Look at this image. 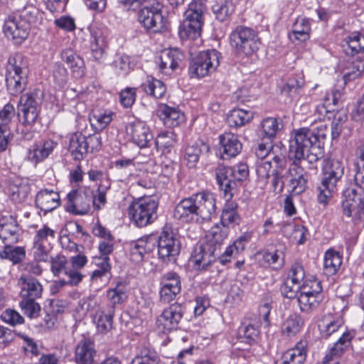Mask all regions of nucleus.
<instances>
[{
    "instance_id": "nucleus-1",
    "label": "nucleus",
    "mask_w": 364,
    "mask_h": 364,
    "mask_svg": "<svg viewBox=\"0 0 364 364\" xmlns=\"http://www.w3.org/2000/svg\"><path fill=\"white\" fill-rule=\"evenodd\" d=\"M355 185L343 191V214L355 223L364 220V162H356Z\"/></svg>"
},
{
    "instance_id": "nucleus-2",
    "label": "nucleus",
    "mask_w": 364,
    "mask_h": 364,
    "mask_svg": "<svg viewBox=\"0 0 364 364\" xmlns=\"http://www.w3.org/2000/svg\"><path fill=\"white\" fill-rule=\"evenodd\" d=\"M215 178L224 196L230 200L237 192V186L249 176L248 166L239 163L233 166L219 164L215 170Z\"/></svg>"
},
{
    "instance_id": "nucleus-3",
    "label": "nucleus",
    "mask_w": 364,
    "mask_h": 364,
    "mask_svg": "<svg viewBox=\"0 0 364 364\" xmlns=\"http://www.w3.org/2000/svg\"><path fill=\"white\" fill-rule=\"evenodd\" d=\"M28 74L27 58L20 53L11 54L8 58L6 67V82L12 95H18L25 90Z\"/></svg>"
},
{
    "instance_id": "nucleus-4",
    "label": "nucleus",
    "mask_w": 364,
    "mask_h": 364,
    "mask_svg": "<svg viewBox=\"0 0 364 364\" xmlns=\"http://www.w3.org/2000/svg\"><path fill=\"white\" fill-rule=\"evenodd\" d=\"M345 165L341 159H329L325 161L322 171V178L318 186V201L326 205L335 191L338 181L344 174Z\"/></svg>"
},
{
    "instance_id": "nucleus-5",
    "label": "nucleus",
    "mask_w": 364,
    "mask_h": 364,
    "mask_svg": "<svg viewBox=\"0 0 364 364\" xmlns=\"http://www.w3.org/2000/svg\"><path fill=\"white\" fill-rule=\"evenodd\" d=\"M328 127L321 124L315 129L303 127L292 131L291 133V149L296 157H301L304 150H307L312 145H316L320 139H326Z\"/></svg>"
},
{
    "instance_id": "nucleus-6",
    "label": "nucleus",
    "mask_w": 364,
    "mask_h": 364,
    "mask_svg": "<svg viewBox=\"0 0 364 364\" xmlns=\"http://www.w3.org/2000/svg\"><path fill=\"white\" fill-rule=\"evenodd\" d=\"M205 11V6L202 2L194 1L189 4L178 30L181 38L196 39L200 36Z\"/></svg>"
},
{
    "instance_id": "nucleus-7",
    "label": "nucleus",
    "mask_w": 364,
    "mask_h": 364,
    "mask_svg": "<svg viewBox=\"0 0 364 364\" xmlns=\"http://www.w3.org/2000/svg\"><path fill=\"white\" fill-rule=\"evenodd\" d=\"M230 44L238 55H251L260 46L257 33L251 28L239 26L230 34Z\"/></svg>"
},
{
    "instance_id": "nucleus-8",
    "label": "nucleus",
    "mask_w": 364,
    "mask_h": 364,
    "mask_svg": "<svg viewBox=\"0 0 364 364\" xmlns=\"http://www.w3.org/2000/svg\"><path fill=\"white\" fill-rule=\"evenodd\" d=\"M220 53L215 50L201 51L189 62L191 78H202L213 73L220 65Z\"/></svg>"
},
{
    "instance_id": "nucleus-9",
    "label": "nucleus",
    "mask_w": 364,
    "mask_h": 364,
    "mask_svg": "<svg viewBox=\"0 0 364 364\" xmlns=\"http://www.w3.org/2000/svg\"><path fill=\"white\" fill-rule=\"evenodd\" d=\"M158 202L145 197L134 200L128 208L131 220L139 228L145 227L156 220Z\"/></svg>"
},
{
    "instance_id": "nucleus-10",
    "label": "nucleus",
    "mask_w": 364,
    "mask_h": 364,
    "mask_svg": "<svg viewBox=\"0 0 364 364\" xmlns=\"http://www.w3.org/2000/svg\"><path fill=\"white\" fill-rule=\"evenodd\" d=\"M43 100V93L40 90L27 92L21 96L18 116L25 127H32L38 118Z\"/></svg>"
},
{
    "instance_id": "nucleus-11",
    "label": "nucleus",
    "mask_w": 364,
    "mask_h": 364,
    "mask_svg": "<svg viewBox=\"0 0 364 364\" xmlns=\"http://www.w3.org/2000/svg\"><path fill=\"white\" fill-rule=\"evenodd\" d=\"M87 310L90 313L97 323L99 332L106 333L113 326V317L115 309L113 306H109L102 301L100 298L89 297L87 302Z\"/></svg>"
},
{
    "instance_id": "nucleus-12",
    "label": "nucleus",
    "mask_w": 364,
    "mask_h": 364,
    "mask_svg": "<svg viewBox=\"0 0 364 364\" xmlns=\"http://www.w3.org/2000/svg\"><path fill=\"white\" fill-rule=\"evenodd\" d=\"M138 21L147 31L157 33L164 27L162 5L156 0H146L138 13Z\"/></svg>"
},
{
    "instance_id": "nucleus-13",
    "label": "nucleus",
    "mask_w": 364,
    "mask_h": 364,
    "mask_svg": "<svg viewBox=\"0 0 364 364\" xmlns=\"http://www.w3.org/2000/svg\"><path fill=\"white\" fill-rule=\"evenodd\" d=\"M322 291L321 283L318 279L305 281L297 298L300 310L307 314L315 311L323 300Z\"/></svg>"
},
{
    "instance_id": "nucleus-14",
    "label": "nucleus",
    "mask_w": 364,
    "mask_h": 364,
    "mask_svg": "<svg viewBox=\"0 0 364 364\" xmlns=\"http://www.w3.org/2000/svg\"><path fill=\"white\" fill-rule=\"evenodd\" d=\"M181 249L180 242L171 226L165 225L158 240V254L163 261L175 260Z\"/></svg>"
},
{
    "instance_id": "nucleus-15",
    "label": "nucleus",
    "mask_w": 364,
    "mask_h": 364,
    "mask_svg": "<svg viewBox=\"0 0 364 364\" xmlns=\"http://www.w3.org/2000/svg\"><path fill=\"white\" fill-rule=\"evenodd\" d=\"M93 191L83 187L73 190L67 195L66 210L75 215H85L90 208Z\"/></svg>"
},
{
    "instance_id": "nucleus-16",
    "label": "nucleus",
    "mask_w": 364,
    "mask_h": 364,
    "mask_svg": "<svg viewBox=\"0 0 364 364\" xmlns=\"http://www.w3.org/2000/svg\"><path fill=\"white\" fill-rule=\"evenodd\" d=\"M184 314V308L178 303H174L166 308L157 318L156 326L163 333L177 329Z\"/></svg>"
},
{
    "instance_id": "nucleus-17",
    "label": "nucleus",
    "mask_w": 364,
    "mask_h": 364,
    "mask_svg": "<svg viewBox=\"0 0 364 364\" xmlns=\"http://www.w3.org/2000/svg\"><path fill=\"white\" fill-rule=\"evenodd\" d=\"M196 196V223L210 221L215 215L216 205L214 196L210 193H199Z\"/></svg>"
},
{
    "instance_id": "nucleus-18",
    "label": "nucleus",
    "mask_w": 364,
    "mask_h": 364,
    "mask_svg": "<svg viewBox=\"0 0 364 364\" xmlns=\"http://www.w3.org/2000/svg\"><path fill=\"white\" fill-rule=\"evenodd\" d=\"M50 270L55 277L60 278L65 276L70 278L69 282L71 286L77 285L82 279L83 275L81 272H77L75 269H70L68 261L63 255H56L50 257Z\"/></svg>"
},
{
    "instance_id": "nucleus-19",
    "label": "nucleus",
    "mask_w": 364,
    "mask_h": 364,
    "mask_svg": "<svg viewBox=\"0 0 364 364\" xmlns=\"http://www.w3.org/2000/svg\"><path fill=\"white\" fill-rule=\"evenodd\" d=\"M90 50L91 58L94 61L102 63L106 55L107 36L102 28L92 27L90 31Z\"/></svg>"
},
{
    "instance_id": "nucleus-20",
    "label": "nucleus",
    "mask_w": 364,
    "mask_h": 364,
    "mask_svg": "<svg viewBox=\"0 0 364 364\" xmlns=\"http://www.w3.org/2000/svg\"><path fill=\"white\" fill-rule=\"evenodd\" d=\"M30 27L16 15L10 16L5 20L4 32L7 38H11L15 43H21L27 37Z\"/></svg>"
},
{
    "instance_id": "nucleus-21",
    "label": "nucleus",
    "mask_w": 364,
    "mask_h": 364,
    "mask_svg": "<svg viewBox=\"0 0 364 364\" xmlns=\"http://www.w3.org/2000/svg\"><path fill=\"white\" fill-rule=\"evenodd\" d=\"M127 132L132 136V139L140 148L149 146L154 139L149 127L145 122L136 121L127 126Z\"/></svg>"
},
{
    "instance_id": "nucleus-22",
    "label": "nucleus",
    "mask_w": 364,
    "mask_h": 364,
    "mask_svg": "<svg viewBox=\"0 0 364 364\" xmlns=\"http://www.w3.org/2000/svg\"><path fill=\"white\" fill-rule=\"evenodd\" d=\"M218 255L215 250L210 249V246L203 243L194 247L190 261L195 269L204 270L215 261Z\"/></svg>"
},
{
    "instance_id": "nucleus-23",
    "label": "nucleus",
    "mask_w": 364,
    "mask_h": 364,
    "mask_svg": "<svg viewBox=\"0 0 364 364\" xmlns=\"http://www.w3.org/2000/svg\"><path fill=\"white\" fill-rule=\"evenodd\" d=\"M288 173L291 193L296 195L303 193L307 188L308 173L299 164L292 161Z\"/></svg>"
},
{
    "instance_id": "nucleus-24",
    "label": "nucleus",
    "mask_w": 364,
    "mask_h": 364,
    "mask_svg": "<svg viewBox=\"0 0 364 364\" xmlns=\"http://www.w3.org/2000/svg\"><path fill=\"white\" fill-rule=\"evenodd\" d=\"M174 217L184 223H196V196L181 200L176 206Z\"/></svg>"
},
{
    "instance_id": "nucleus-25",
    "label": "nucleus",
    "mask_w": 364,
    "mask_h": 364,
    "mask_svg": "<svg viewBox=\"0 0 364 364\" xmlns=\"http://www.w3.org/2000/svg\"><path fill=\"white\" fill-rule=\"evenodd\" d=\"M96 354L94 341L85 337L75 346L74 360L77 364H93Z\"/></svg>"
},
{
    "instance_id": "nucleus-26",
    "label": "nucleus",
    "mask_w": 364,
    "mask_h": 364,
    "mask_svg": "<svg viewBox=\"0 0 364 364\" xmlns=\"http://www.w3.org/2000/svg\"><path fill=\"white\" fill-rule=\"evenodd\" d=\"M21 299H38L41 297L43 286L40 282L29 275L23 274L18 280Z\"/></svg>"
},
{
    "instance_id": "nucleus-27",
    "label": "nucleus",
    "mask_w": 364,
    "mask_h": 364,
    "mask_svg": "<svg viewBox=\"0 0 364 364\" xmlns=\"http://www.w3.org/2000/svg\"><path fill=\"white\" fill-rule=\"evenodd\" d=\"M20 237V229L16 218L11 215L0 219V238L4 243H16Z\"/></svg>"
},
{
    "instance_id": "nucleus-28",
    "label": "nucleus",
    "mask_w": 364,
    "mask_h": 364,
    "mask_svg": "<svg viewBox=\"0 0 364 364\" xmlns=\"http://www.w3.org/2000/svg\"><path fill=\"white\" fill-rule=\"evenodd\" d=\"M16 115V109L11 103L6 104L0 110V146L6 145L7 139H12L9 124Z\"/></svg>"
},
{
    "instance_id": "nucleus-29",
    "label": "nucleus",
    "mask_w": 364,
    "mask_h": 364,
    "mask_svg": "<svg viewBox=\"0 0 364 364\" xmlns=\"http://www.w3.org/2000/svg\"><path fill=\"white\" fill-rule=\"evenodd\" d=\"M36 206L46 215L53 211L60 205L59 194L48 189H43L38 192L35 200Z\"/></svg>"
},
{
    "instance_id": "nucleus-30",
    "label": "nucleus",
    "mask_w": 364,
    "mask_h": 364,
    "mask_svg": "<svg viewBox=\"0 0 364 364\" xmlns=\"http://www.w3.org/2000/svg\"><path fill=\"white\" fill-rule=\"evenodd\" d=\"M183 59V55L178 49L165 50L160 55L159 69L163 73L170 75L179 67Z\"/></svg>"
},
{
    "instance_id": "nucleus-31",
    "label": "nucleus",
    "mask_w": 364,
    "mask_h": 364,
    "mask_svg": "<svg viewBox=\"0 0 364 364\" xmlns=\"http://www.w3.org/2000/svg\"><path fill=\"white\" fill-rule=\"evenodd\" d=\"M219 142L221 146L220 151L228 158L238 155L242 148V143L238 136L231 132H225L219 136Z\"/></svg>"
},
{
    "instance_id": "nucleus-32",
    "label": "nucleus",
    "mask_w": 364,
    "mask_h": 364,
    "mask_svg": "<svg viewBox=\"0 0 364 364\" xmlns=\"http://www.w3.org/2000/svg\"><path fill=\"white\" fill-rule=\"evenodd\" d=\"M306 342L299 341L285 351L277 364H304L306 359Z\"/></svg>"
},
{
    "instance_id": "nucleus-33",
    "label": "nucleus",
    "mask_w": 364,
    "mask_h": 364,
    "mask_svg": "<svg viewBox=\"0 0 364 364\" xmlns=\"http://www.w3.org/2000/svg\"><path fill=\"white\" fill-rule=\"evenodd\" d=\"M210 150L209 145L203 140H197L192 145L186 148L183 159L186 165L190 168H195L198 162L200 155L208 153Z\"/></svg>"
},
{
    "instance_id": "nucleus-34",
    "label": "nucleus",
    "mask_w": 364,
    "mask_h": 364,
    "mask_svg": "<svg viewBox=\"0 0 364 364\" xmlns=\"http://www.w3.org/2000/svg\"><path fill=\"white\" fill-rule=\"evenodd\" d=\"M252 233L250 232H245L241 235L232 245L226 248L223 255L219 256L220 262L222 264H225L230 261L232 257H235L242 252L250 241Z\"/></svg>"
},
{
    "instance_id": "nucleus-35",
    "label": "nucleus",
    "mask_w": 364,
    "mask_h": 364,
    "mask_svg": "<svg viewBox=\"0 0 364 364\" xmlns=\"http://www.w3.org/2000/svg\"><path fill=\"white\" fill-rule=\"evenodd\" d=\"M57 143L48 139L39 144H35L28 150L27 158L34 164L43 161L53 151Z\"/></svg>"
},
{
    "instance_id": "nucleus-36",
    "label": "nucleus",
    "mask_w": 364,
    "mask_h": 364,
    "mask_svg": "<svg viewBox=\"0 0 364 364\" xmlns=\"http://www.w3.org/2000/svg\"><path fill=\"white\" fill-rule=\"evenodd\" d=\"M282 128L283 124L282 120L274 117H267L261 122L259 136L262 139L272 141Z\"/></svg>"
},
{
    "instance_id": "nucleus-37",
    "label": "nucleus",
    "mask_w": 364,
    "mask_h": 364,
    "mask_svg": "<svg viewBox=\"0 0 364 364\" xmlns=\"http://www.w3.org/2000/svg\"><path fill=\"white\" fill-rule=\"evenodd\" d=\"M14 243H4L0 250V258L11 262L13 265L21 264L26 258V251L23 246H15Z\"/></svg>"
},
{
    "instance_id": "nucleus-38",
    "label": "nucleus",
    "mask_w": 364,
    "mask_h": 364,
    "mask_svg": "<svg viewBox=\"0 0 364 364\" xmlns=\"http://www.w3.org/2000/svg\"><path fill=\"white\" fill-rule=\"evenodd\" d=\"M131 259L136 263L143 261L144 256L152 250L153 245L147 240L140 238L129 242Z\"/></svg>"
},
{
    "instance_id": "nucleus-39",
    "label": "nucleus",
    "mask_w": 364,
    "mask_h": 364,
    "mask_svg": "<svg viewBox=\"0 0 364 364\" xmlns=\"http://www.w3.org/2000/svg\"><path fill=\"white\" fill-rule=\"evenodd\" d=\"M343 262L341 254L334 250H328L326 252L323 259V272L328 276H333L339 271Z\"/></svg>"
},
{
    "instance_id": "nucleus-40",
    "label": "nucleus",
    "mask_w": 364,
    "mask_h": 364,
    "mask_svg": "<svg viewBox=\"0 0 364 364\" xmlns=\"http://www.w3.org/2000/svg\"><path fill=\"white\" fill-rule=\"evenodd\" d=\"M159 112L160 118L168 127H177L184 120V115L175 107L163 105Z\"/></svg>"
},
{
    "instance_id": "nucleus-41",
    "label": "nucleus",
    "mask_w": 364,
    "mask_h": 364,
    "mask_svg": "<svg viewBox=\"0 0 364 364\" xmlns=\"http://www.w3.org/2000/svg\"><path fill=\"white\" fill-rule=\"evenodd\" d=\"M69 151L75 160L80 161L88 153L86 145V137L75 133L70 138Z\"/></svg>"
},
{
    "instance_id": "nucleus-42",
    "label": "nucleus",
    "mask_w": 364,
    "mask_h": 364,
    "mask_svg": "<svg viewBox=\"0 0 364 364\" xmlns=\"http://www.w3.org/2000/svg\"><path fill=\"white\" fill-rule=\"evenodd\" d=\"M262 255L263 261L274 269H281L284 267L285 263L284 247L264 250Z\"/></svg>"
},
{
    "instance_id": "nucleus-43",
    "label": "nucleus",
    "mask_w": 364,
    "mask_h": 364,
    "mask_svg": "<svg viewBox=\"0 0 364 364\" xmlns=\"http://www.w3.org/2000/svg\"><path fill=\"white\" fill-rule=\"evenodd\" d=\"M228 236L227 228L215 225L210 231V235L208 236V240L204 242L210 248L215 250L218 255L220 253V247L224 240Z\"/></svg>"
},
{
    "instance_id": "nucleus-44",
    "label": "nucleus",
    "mask_w": 364,
    "mask_h": 364,
    "mask_svg": "<svg viewBox=\"0 0 364 364\" xmlns=\"http://www.w3.org/2000/svg\"><path fill=\"white\" fill-rule=\"evenodd\" d=\"M60 57L68 66L72 70L73 73H76L77 76H82L84 73V61L79 55H76L71 49L63 50L60 53Z\"/></svg>"
},
{
    "instance_id": "nucleus-45",
    "label": "nucleus",
    "mask_w": 364,
    "mask_h": 364,
    "mask_svg": "<svg viewBox=\"0 0 364 364\" xmlns=\"http://www.w3.org/2000/svg\"><path fill=\"white\" fill-rule=\"evenodd\" d=\"M304 324V319L300 315L290 314L282 325V333L286 336H294L301 330Z\"/></svg>"
},
{
    "instance_id": "nucleus-46",
    "label": "nucleus",
    "mask_w": 364,
    "mask_h": 364,
    "mask_svg": "<svg viewBox=\"0 0 364 364\" xmlns=\"http://www.w3.org/2000/svg\"><path fill=\"white\" fill-rule=\"evenodd\" d=\"M272 161L274 164V171L272 173V186L274 191L278 188L279 191L283 190L284 182L282 181V172L286 168V160L282 156H273Z\"/></svg>"
},
{
    "instance_id": "nucleus-47",
    "label": "nucleus",
    "mask_w": 364,
    "mask_h": 364,
    "mask_svg": "<svg viewBox=\"0 0 364 364\" xmlns=\"http://www.w3.org/2000/svg\"><path fill=\"white\" fill-rule=\"evenodd\" d=\"M141 87L143 90L155 98H161L166 90L164 82L152 76H147L142 82Z\"/></svg>"
},
{
    "instance_id": "nucleus-48",
    "label": "nucleus",
    "mask_w": 364,
    "mask_h": 364,
    "mask_svg": "<svg viewBox=\"0 0 364 364\" xmlns=\"http://www.w3.org/2000/svg\"><path fill=\"white\" fill-rule=\"evenodd\" d=\"M253 118V113L243 109H235L228 116V124L230 127L238 128L250 122Z\"/></svg>"
},
{
    "instance_id": "nucleus-49",
    "label": "nucleus",
    "mask_w": 364,
    "mask_h": 364,
    "mask_svg": "<svg viewBox=\"0 0 364 364\" xmlns=\"http://www.w3.org/2000/svg\"><path fill=\"white\" fill-rule=\"evenodd\" d=\"M215 18L220 21H225L234 12L235 5L232 0H220L212 6Z\"/></svg>"
},
{
    "instance_id": "nucleus-50",
    "label": "nucleus",
    "mask_w": 364,
    "mask_h": 364,
    "mask_svg": "<svg viewBox=\"0 0 364 364\" xmlns=\"http://www.w3.org/2000/svg\"><path fill=\"white\" fill-rule=\"evenodd\" d=\"M345 51L347 54L355 55L364 52V33H353L346 40Z\"/></svg>"
},
{
    "instance_id": "nucleus-51",
    "label": "nucleus",
    "mask_w": 364,
    "mask_h": 364,
    "mask_svg": "<svg viewBox=\"0 0 364 364\" xmlns=\"http://www.w3.org/2000/svg\"><path fill=\"white\" fill-rule=\"evenodd\" d=\"M311 25L308 19L297 18L292 26L291 34L296 40L306 41L309 38Z\"/></svg>"
},
{
    "instance_id": "nucleus-52",
    "label": "nucleus",
    "mask_w": 364,
    "mask_h": 364,
    "mask_svg": "<svg viewBox=\"0 0 364 364\" xmlns=\"http://www.w3.org/2000/svg\"><path fill=\"white\" fill-rule=\"evenodd\" d=\"M338 96H340L338 92L328 93L324 97V102L317 105L316 114L319 120H323L326 117L330 118L328 114L332 111L331 106L338 103Z\"/></svg>"
},
{
    "instance_id": "nucleus-53",
    "label": "nucleus",
    "mask_w": 364,
    "mask_h": 364,
    "mask_svg": "<svg viewBox=\"0 0 364 364\" xmlns=\"http://www.w3.org/2000/svg\"><path fill=\"white\" fill-rule=\"evenodd\" d=\"M107 296L111 302L109 306L114 307L115 305L123 303L127 298V284L123 282H118L114 288L107 290Z\"/></svg>"
},
{
    "instance_id": "nucleus-54",
    "label": "nucleus",
    "mask_w": 364,
    "mask_h": 364,
    "mask_svg": "<svg viewBox=\"0 0 364 364\" xmlns=\"http://www.w3.org/2000/svg\"><path fill=\"white\" fill-rule=\"evenodd\" d=\"M291 138L289 140V159L291 161H296L300 164L302 160L306 159L309 164H314L320 159L319 154L317 153L319 151L318 146L312 145L311 147L308 148L307 150H304L303 156L301 157H296L294 153L291 152Z\"/></svg>"
},
{
    "instance_id": "nucleus-55",
    "label": "nucleus",
    "mask_w": 364,
    "mask_h": 364,
    "mask_svg": "<svg viewBox=\"0 0 364 364\" xmlns=\"http://www.w3.org/2000/svg\"><path fill=\"white\" fill-rule=\"evenodd\" d=\"M237 205L230 202L225 204L221 215V223L223 227L227 228L230 225H237L240 218L236 211Z\"/></svg>"
},
{
    "instance_id": "nucleus-56",
    "label": "nucleus",
    "mask_w": 364,
    "mask_h": 364,
    "mask_svg": "<svg viewBox=\"0 0 364 364\" xmlns=\"http://www.w3.org/2000/svg\"><path fill=\"white\" fill-rule=\"evenodd\" d=\"M36 299H21L19 306L24 315L31 319L39 316L41 311V306L36 301Z\"/></svg>"
},
{
    "instance_id": "nucleus-57",
    "label": "nucleus",
    "mask_w": 364,
    "mask_h": 364,
    "mask_svg": "<svg viewBox=\"0 0 364 364\" xmlns=\"http://www.w3.org/2000/svg\"><path fill=\"white\" fill-rule=\"evenodd\" d=\"M176 136L173 132H165L159 134L154 143L157 150H161L164 152L166 150L169 151L170 148L173 147L176 142Z\"/></svg>"
},
{
    "instance_id": "nucleus-58",
    "label": "nucleus",
    "mask_w": 364,
    "mask_h": 364,
    "mask_svg": "<svg viewBox=\"0 0 364 364\" xmlns=\"http://www.w3.org/2000/svg\"><path fill=\"white\" fill-rule=\"evenodd\" d=\"M364 72V61L360 59H356L349 63L343 71V78L345 82L351 81L359 77Z\"/></svg>"
},
{
    "instance_id": "nucleus-59",
    "label": "nucleus",
    "mask_w": 364,
    "mask_h": 364,
    "mask_svg": "<svg viewBox=\"0 0 364 364\" xmlns=\"http://www.w3.org/2000/svg\"><path fill=\"white\" fill-rule=\"evenodd\" d=\"M160 286L173 289V292L181 291V282L179 275L174 272L164 274L160 278Z\"/></svg>"
},
{
    "instance_id": "nucleus-60",
    "label": "nucleus",
    "mask_w": 364,
    "mask_h": 364,
    "mask_svg": "<svg viewBox=\"0 0 364 364\" xmlns=\"http://www.w3.org/2000/svg\"><path fill=\"white\" fill-rule=\"evenodd\" d=\"M304 85V80L302 76H296L289 78L282 88V93L293 97L299 94Z\"/></svg>"
},
{
    "instance_id": "nucleus-61",
    "label": "nucleus",
    "mask_w": 364,
    "mask_h": 364,
    "mask_svg": "<svg viewBox=\"0 0 364 364\" xmlns=\"http://www.w3.org/2000/svg\"><path fill=\"white\" fill-rule=\"evenodd\" d=\"M159 358L157 353L149 348H144L139 355L132 359L131 364H159Z\"/></svg>"
},
{
    "instance_id": "nucleus-62",
    "label": "nucleus",
    "mask_w": 364,
    "mask_h": 364,
    "mask_svg": "<svg viewBox=\"0 0 364 364\" xmlns=\"http://www.w3.org/2000/svg\"><path fill=\"white\" fill-rule=\"evenodd\" d=\"M259 331L252 324L242 326L239 328L238 335L242 343L252 344L258 338Z\"/></svg>"
},
{
    "instance_id": "nucleus-63",
    "label": "nucleus",
    "mask_w": 364,
    "mask_h": 364,
    "mask_svg": "<svg viewBox=\"0 0 364 364\" xmlns=\"http://www.w3.org/2000/svg\"><path fill=\"white\" fill-rule=\"evenodd\" d=\"M274 168L275 166L272 159L261 161L258 164L256 169L259 179L266 184L268 179L272 176V172L274 171Z\"/></svg>"
},
{
    "instance_id": "nucleus-64",
    "label": "nucleus",
    "mask_w": 364,
    "mask_h": 364,
    "mask_svg": "<svg viewBox=\"0 0 364 364\" xmlns=\"http://www.w3.org/2000/svg\"><path fill=\"white\" fill-rule=\"evenodd\" d=\"M343 324L344 321L341 317L334 318L328 322H323L319 326L321 337L328 338L342 328Z\"/></svg>"
}]
</instances>
